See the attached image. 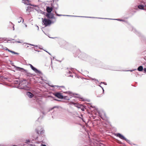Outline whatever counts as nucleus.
<instances>
[{
    "label": "nucleus",
    "mask_w": 146,
    "mask_h": 146,
    "mask_svg": "<svg viewBox=\"0 0 146 146\" xmlns=\"http://www.w3.org/2000/svg\"><path fill=\"white\" fill-rule=\"evenodd\" d=\"M42 22L45 26H47L50 25L52 23H54V22H52L50 20L46 19V18L42 20Z\"/></svg>",
    "instance_id": "obj_4"
},
{
    "label": "nucleus",
    "mask_w": 146,
    "mask_h": 146,
    "mask_svg": "<svg viewBox=\"0 0 146 146\" xmlns=\"http://www.w3.org/2000/svg\"><path fill=\"white\" fill-rule=\"evenodd\" d=\"M50 97L51 98H52V99H54V98L52 96H50Z\"/></svg>",
    "instance_id": "obj_49"
},
{
    "label": "nucleus",
    "mask_w": 146,
    "mask_h": 146,
    "mask_svg": "<svg viewBox=\"0 0 146 146\" xmlns=\"http://www.w3.org/2000/svg\"><path fill=\"white\" fill-rule=\"evenodd\" d=\"M99 86L102 89V88H103L100 85H99Z\"/></svg>",
    "instance_id": "obj_51"
},
{
    "label": "nucleus",
    "mask_w": 146,
    "mask_h": 146,
    "mask_svg": "<svg viewBox=\"0 0 146 146\" xmlns=\"http://www.w3.org/2000/svg\"><path fill=\"white\" fill-rule=\"evenodd\" d=\"M144 7L143 5H139L138 6V7L140 9L143 10L144 9Z\"/></svg>",
    "instance_id": "obj_18"
},
{
    "label": "nucleus",
    "mask_w": 146,
    "mask_h": 146,
    "mask_svg": "<svg viewBox=\"0 0 146 146\" xmlns=\"http://www.w3.org/2000/svg\"><path fill=\"white\" fill-rule=\"evenodd\" d=\"M36 50V51H37L38 52H40V51H38V50Z\"/></svg>",
    "instance_id": "obj_54"
},
{
    "label": "nucleus",
    "mask_w": 146,
    "mask_h": 146,
    "mask_svg": "<svg viewBox=\"0 0 146 146\" xmlns=\"http://www.w3.org/2000/svg\"><path fill=\"white\" fill-rule=\"evenodd\" d=\"M51 38H55V37H52Z\"/></svg>",
    "instance_id": "obj_55"
},
{
    "label": "nucleus",
    "mask_w": 146,
    "mask_h": 146,
    "mask_svg": "<svg viewBox=\"0 0 146 146\" xmlns=\"http://www.w3.org/2000/svg\"><path fill=\"white\" fill-rule=\"evenodd\" d=\"M28 44L29 45H31V46H35L36 47H38V46L37 45H34V44Z\"/></svg>",
    "instance_id": "obj_24"
},
{
    "label": "nucleus",
    "mask_w": 146,
    "mask_h": 146,
    "mask_svg": "<svg viewBox=\"0 0 146 146\" xmlns=\"http://www.w3.org/2000/svg\"><path fill=\"white\" fill-rule=\"evenodd\" d=\"M27 141L28 142H30V141L29 140H27Z\"/></svg>",
    "instance_id": "obj_47"
},
{
    "label": "nucleus",
    "mask_w": 146,
    "mask_h": 146,
    "mask_svg": "<svg viewBox=\"0 0 146 146\" xmlns=\"http://www.w3.org/2000/svg\"><path fill=\"white\" fill-rule=\"evenodd\" d=\"M29 65H30V67L31 68V69H32L33 68V67H34L33 66L31 65V64H29Z\"/></svg>",
    "instance_id": "obj_27"
},
{
    "label": "nucleus",
    "mask_w": 146,
    "mask_h": 146,
    "mask_svg": "<svg viewBox=\"0 0 146 146\" xmlns=\"http://www.w3.org/2000/svg\"><path fill=\"white\" fill-rule=\"evenodd\" d=\"M99 116L103 119L106 120L107 119V117L106 114L104 111H100L99 112Z\"/></svg>",
    "instance_id": "obj_3"
},
{
    "label": "nucleus",
    "mask_w": 146,
    "mask_h": 146,
    "mask_svg": "<svg viewBox=\"0 0 146 146\" xmlns=\"http://www.w3.org/2000/svg\"><path fill=\"white\" fill-rule=\"evenodd\" d=\"M101 83H102L103 84H104L105 85H107V83L105 82H101V83L100 84H101Z\"/></svg>",
    "instance_id": "obj_30"
},
{
    "label": "nucleus",
    "mask_w": 146,
    "mask_h": 146,
    "mask_svg": "<svg viewBox=\"0 0 146 146\" xmlns=\"http://www.w3.org/2000/svg\"><path fill=\"white\" fill-rule=\"evenodd\" d=\"M32 70H33L36 73L38 74H41V72L40 70H38L35 67H34Z\"/></svg>",
    "instance_id": "obj_13"
},
{
    "label": "nucleus",
    "mask_w": 146,
    "mask_h": 146,
    "mask_svg": "<svg viewBox=\"0 0 146 146\" xmlns=\"http://www.w3.org/2000/svg\"><path fill=\"white\" fill-rule=\"evenodd\" d=\"M29 47V46H27V47Z\"/></svg>",
    "instance_id": "obj_59"
},
{
    "label": "nucleus",
    "mask_w": 146,
    "mask_h": 146,
    "mask_svg": "<svg viewBox=\"0 0 146 146\" xmlns=\"http://www.w3.org/2000/svg\"><path fill=\"white\" fill-rule=\"evenodd\" d=\"M115 135L119 137V138L121 139H123V140L126 141L127 142H128L129 141V140L127 139L123 135L119 133H116L115 134Z\"/></svg>",
    "instance_id": "obj_5"
},
{
    "label": "nucleus",
    "mask_w": 146,
    "mask_h": 146,
    "mask_svg": "<svg viewBox=\"0 0 146 146\" xmlns=\"http://www.w3.org/2000/svg\"><path fill=\"white\" fill-rule=\"evenodd\" d=\"M54 96L60 99H63L64 96L60 93H57L54 94Z\"/></svg>",
    "instance_id": "obj_11"
},
{
    "label": "nucleus",
    "mask_w": 146,
    "mask_h": 146,
    "mask_svg": "<svg viewBox=\"0 0 146 146\" xmlns=\"http://www.w3.org/2000/svg\"><path fill=\"white\" fill-rule=\"evenodd\" d=\"M71 98V97H68V96H64V98L65 100H70V98Z\"/></svg>",
    "instance_id": "obj_22"
},
{
    "label": "nucleus",
    "mask_w": 146,
    "mask_h": 146,
    "mask_svg": "<svg viewBox=\"0 0 146 146\" xmlns=\"http://www.w3.org/2000/svg\"><path fill=\"white\" fill-rule=\"evenodd\" d=\"M34 7H35V8H34V9L38 13H42V11H41L39 9V8L38 5H32Z\"/></svg>",
    "instance_id": "obj_9"
},
{
    "label": "nucleus",
    "mask_w": 146,
    "mask_h": 146,
    "mask_svg": "<svg viewBox=\"0 0 146 146\" xmlns=\"http://www.w3.org/2000/svg\"><path fill=\"white\" fill-rule=\"evenodd\" d=\"M108 69L109 70H113V69L111 68V67H109L108 68Z\"/></svg>",
    "instance_id": "obj_29"
},
{
    "label": "nucleus",
    "mask_w": 146,
    "mask_h": 146,
    "mask_svg": "<svg viewBox=\"0 0 146 146\" xmlns=\"http://www.w3.org/2000/svg\"><path fill=\"white\" fill-rule=\"evenodd\" d=\"M42 113L44 115H45L46 113V112H45L44 111H42Z\"/></svg>",
    "instance_id": "obj_31"
},
{
    "label": "nucleus",
    "mask_w": 146,
    "mask_h": 146,
    "mask_svg": "<svg viewBox=\"0 0 146 146\" xmlns=\"http://www.w3.org/2000/svg\"><path fill=\"white\" fill-rule=\"evenodd\" d=\"M61 87H64V86H60Z\"/></svg>",
    "instance_id": "obj_58"
},
{
    "label": "nucleus",
    "mask_w": 146,
    "mask_h": 146,
    "mask_svg": "<svg viewBox=\"0 0 146 146\" xmlns=\"http://www.w3.org/2000/svg\"><path fill=\"white\" fill-rule=\"evenodd\" d=\"M76 55L83 60H86L88 58V56L86 53H81L79 50L77 51Z\"/></svg>",
    "instance_id": "obj_1"
},
{
    "label": "nucleus",
    "mask_w": 146,
    "mask_h": 146,
    "mask_svg": "<svg viewBox=\"0 0 146 146\" xmlns=\"http://www.w3.org/2000/svg\"><path fill=\"white\" fill-rule=\"evenodd\" d=\"M75 106L79 108H81L82 107V106L80 105L77 104Z\"/></svg>",
    "instance_id": "obj_23"
},
{
    "label": "nucleus",
    "mask_w": 146,
    "mask_h": 146,
    "mask_svg": "<svg viewBox=\"0 0 146 146\" xmlns=\"http://www.w3.org/2000/svg\"><path fill=\"white\" fill-rule=\"evenodd\" d=\"M5 50H8H8H9L7 48H6V49H5Z\"/></svg>",
    "instance_id": "obj_45"
},
{
    "label": "nucleus",
    "mask_w": 146,
    "mask_h": 146,
    "mask_svg": "<svg viewBox=\"0 0 146 146\" xmlns=\"http://www.w3.org/2000/svg\"><path fill=\"white\" fill-rule=\"evenodd\" d=\"M56 107H54L53 108H55Z\"/></svg>",
    "instance_id": "obj_56"
},
{
    "label": "nucleus",
    "mask_w": 146,
    "mask_h": 146,
    "mask_svg": "<svg viewBox=\"0 0 146 146\" xmlns=\"http://www.w3.org/2000/svg\"><path fill=\"white\" fill-rule=\"evenodd\" d=\"M27 95L30 98H32L34 95L33 94L30 92H27Z\"/></svg>",
    "instance_id": "obj_15"
},
{
    "label": "nucleus",
    "mask_w": 146,
    "mask_h": 146,
    "mask_svg": "<svg viewBox=\"0 0 146 146\" xmlns=\"http://www.w3.org/2000/svg\"><path fill=\"white\" fill-rule=\"evenodd\" d=\"M81 108L82 110V111H84V109L83 107H82Z\"/></svg>",
    "instance_id": "obj_34"
},
{
    "label": "nucleus",
    "mask_w": 146,
    "mask_h": 146,
    "mask_svg": "<svg viewBox=\"0 0 146 146\" xmlns=\"http://www.w3.org/2000/svg\"><path fill=\"white\" fill-rule=\"evenodd\" d=\"M44 50L45 51V50ZM45 51H46V52H47L50 55H51L50 54V53H49V52H48L47 51H45Z\"/></svg>",
    "instance_id": "obj_43"
},
{
    "label": "nucleus",
    "mask_w": 146,
    "mask_h": 146,
    "mask_svg": "<svg viewBox=\"0 0 146 146\" xmlns=\"http://www.w3.org/2000/svg\"><path fill=\"white\" fill-rule=\"evenodd\" d=\"M40 146H46L45 145L41 144Z\"/></svg>",
    "instance_id": "obj_37"
},
{
    "label": "nucleus",
    "mask_w": 146,
    "mask_h": 146,
    "mask_svg": "<svg viewBox=\"0 0 146 146\" xmlns=\"http://www.w3.org/2000/svg\"><path fill=\"white\" fill-rule=\"evenodd\" d=\"M132 31H133V32H135V33L137 34V35H138L139 36L140 35H141V34H140V33L136 29H133Z\"/></svg>",
    "instance_id": "obj_16"
},
{
    "label": "nucleus",
    "mask_w": 146,
    "mask_h": 146,
    "mask_svg": "<svg viewBox=\"0 0 146 146\" xmlns=\"http://www.w3.org/2000/svg\"><path fill=\"white\" fill-rule=\"evenodd\" d=\"M102 90H103V93H104V88H102Z\"/></svg>",
    "instance_id": "obj_48"
},
{
    "label": "nucleus",
    "mask_w": 146,
    "mask_h": 146,
    "mask_svg": "<svg viewBox=\"0 0 146 146\" xmlns=\"http://www.w3.org/2000/svg\"><path fill=\"white\" fill-rule=\"evenodd\" d=\"M136 70V69H135V70H128L127 71H130L131 72H132V71H133V70Z\"/></svg>",
    "instance_id": "obj_46"
},
{
    "label": "nucleus",
    "mask_w": 146,
    "mask_h": 146,
    "mask_svg": "<svg viewBox=\"0 0 146 146\" xmlns=\"http://www.w3.org/2000/svg\"><path fill=\"white\" fill-rule=\"evenodd\" d=\"M17 42L18 43H22V42H20V41H17Z\"/></svg>",
    "instance_id": "obj_52"
},
{
    "label": "nucleus",
    "mask_w": 146,
    "mask_h": 146,
    "mask_svg": "<svg viewBox=\"0 0 146 146\" xmlns=\"http://www.w3.org/2000/svg\"><path fill=\"white\" fill-rule=\"evenodd\" d=\"M143 10L146 11V9H143Z\"/></svg>",
    "instance_id": "obj_57"
},
{
    "label": "nucleus",
    "mask_w": 146,
    "mask_h": 146,
    "mask_svg": "<svg viewBox=\"0 0 146 146\" xmlns=\"http://www.w3.org/2000/svg\"><path fill=\"white\" fill-rule=\"evenodd\" d=\"M36 131L37 133L38 134H41L44 133V130L42 128L40 127H38L36 129Z\"/></svg>",
    "instance_id": "obj_7"
},
{
    "label": "nucleus",
    "mask_w": 146,
    "mask_h": 146,
    "mask_svg": "<svg viewBox=\"0 0 146 146\" xmlns=\"http://www.w3.org/2000/svg\"><path fill=\"white\" fill-rule=\"evenodd\" d=\"M20 84H19L20 85ZM19 88L20 89H27V86L25 84H21V85H19Z\"/></svg>",
    "instance_id": "obj_10"
},
{
    "label": "nucleus",
    "mask_w": 146,
    "mask_h": 146,
    "mask_svg": "<svg viewBox=\"0 0 146 146\" xmlns=\"http://www.w3.org/2000/svg\"><path fill=\"white\" fill-rule=\"evenodd\" d=\"M145 7H146V5H145Z\"/></svg>",
    "instance_id": "obj_62"
},
{
    "label": "nucleus",
    "mask_w": 146,
    "mask_h": 146,
    "mask_svg": "<svg viewBox=\"0 0 146 146\" xmlns=\"http://www.w3.org/2000/svg\"><path fill=\"white\" fill-rule=\"evenodd\" d=\"M26 11L27 13H30L32 11V8L30 6H28L26 8Z\"/></svg>",
    "instance_id": "obj_14"
},
{
    "label": "nucleus",
    "mask_w": 146,
    "mask_h": 146,
    "mask_svg": "<svg viewBox=\"0 0 146 146\" xmlns=\"http://www.w3.org/2000/svg\"><path fill=\"white\" fill-rule=\"evenodd\" d=\"M73 104H74V105H76V104H75V103H73Z\"/></svg>",
    "instance_id": "obj_60"
},
{
    "label": "nucleus",
    "mask_w": 146,
    "mask_h": 146,
    "mask_svg": "<svg viewBox=\"0 0 146 146\" xmlns=\"http://www.w3.org/2000/svg\"><path fill=\"white\" fill-rule=\"evenodd\" d=\"M55 13L56 14V15L57 16H68V17H88V18H95L94 17H83V16H73V15H60L58 14L57 13L56 11L55 12Z\"/></svg>",
    "instance_id": "obj_8"
},
{
    "label": "nucleus",
    "mask_w": 146,
    "mask_h": 146,
    "mask_svg": "<svg viewBox=\"0 0 146 146\" xmlns=\"http://www.w3.org/2000/svg\"><path fill=\"white\" fill-rule=\"evenodd\" d=\"M8 51H9V52H11L12 53L13 51L9 50H8Z\"/></svg>",
    "instance_id": "obj_40"
},
{
    "label": "nucleus",
    "mask_w": 146,
    "mask_h": 146,
    "mask_svg": "<svg viewBox=\"0 0 146 146\" xmlns=\"http://www.w3.org/2000/svg\"><path fill=\"white\" fill-rule=\"evenodd\" d=\"M91 79H92V80H94L96 81H97V82H98V80L95 78H91Z\"/></svg>",
    "instance_id": "obj_28"
},
{
    "label": "nucleus",
    "mask_w": 146,
    "mask_h": 146,
    "mask_svg": "<svg viewBox=\"0 0 146 146\" xmlns=\"http://www.w3.org/2000/svg\"><path fill=\"white\" fill-rule=\"evenodd\" d=\"M54 100H56V99H54Z\"/></svg>",
    "instance_id": "obj_63"
},
{
    "label": "nucleus",
    "mask_w": 146,
    "mask_h": 146,
    "mask_svg": "<svg viewBox=\"0 0 146 146\" xmlns=\"http://www.w3.org/2000/svg\"><path fill=\"white\" fill-rule=\"evenodd\" d=\"M54 14L51 13H46L45 15L49 19H54L56 20V18L54 17Z\"/></svg>",
    "instance_id": "obj_6"
},
{
    "label": "nucleus",
    "mask_w": 146,
    "mask_h": 146,
    "mask_svg": "<svg viewBox=\"0 0 146 146\" xmlns=\"http://www.w3.org/2000/svg\"><path fill=\"white\" fill-rule=\"evenodd\" d=\"M25 27H27V25H25Z\"/></svg>",
    "instance_id": "obj_61"
},
{
    "label": "nucleus",
    "mask_w": 146,
    "mask_h": 146,
    "mask_svg": "<svg viewBox=\"0 0 146 146\" xmlns=\"http://www.w3.org/2000/svg\"><path fill=\"white\" fill-rule=\"evenodd\" d=\"M16 70L18 71H21L22 72H23L27 76H29V74H31L30 73L28 72L27 70L24 69L23 68L17 67L15 65H13Z\"/></svg>",
    "instance_id": "obj_2"
},
{
    "label": "nucleus",
    "mask_w": 146,
    "mask_h": 146,
    "mask_svg": "<svg viewBox=\"0 0 146 146\" xmlns=\"http://www.w3.org/2000/svg\"><path fill=\"white\" fill-rule=\"evenodd\" d=\"M29 65H30V67L31 68V69H32L33 68V67H34L33 66L31 65V64H29Z\"/></svg>",
    "instance_id": "obj_26"
},
{
    "label": "nucleus",
    "mask_w": 146,
    "mask_h": 146,
    "mask_svg": "<svg viewBox=\"0 0 146 146\" xmlns=\"http://www.w3.org/2000/svg\"><path fill=\"white\" fill-rule=\"evenodd\" d=\"M36 25V26L37 27V30H39V27H38V26H37Z\"/></svg>",
    "instance_id": "obj_42"
},
{
    "label": "nucleus",
    "mask_w": 146,
    "mask_h": 146,
    "mask_svg": "<svg viewBox=\"0 0 146 146\" xmlns=\"http://www.w3.org/2000/svg\"><path fill=\"white\" fill-rule=\"evenodd\" d=\"M11 23L12 24V25H13V30H14V25L11 22Z\"/></svg>",
    "instance_id": "obj_36"
},
{
    "label": "nucleus",
    "mask_w": 146,
    "mask_h": 146,
    "mask_svg": "<svg viewBox=\"0 0 146 146\" xmlns=\"http://www.w3.org/2000/svg\"><path fill=\"white\" fill-rule=\"evenodd\" d=\"M8 51H9V52H11L12 53L13 51L9 50H8Z\"/></svg>",
    "instance_id": "obj_38"
},
{
    "label": "nucleus",
    "mask_w": 146,
    "mask_h": 146,
    "mask_svg": "<svg viewBox=\"0 0 146 146\" xmlns=\"http://www.w3.org/2000/svg\"><path fill=\"white\" fill-rule=\"evenodd\" d=\"M67 76H70V77H72V75H69L68 74H67Z\"/></svg>",
    "instance_id": "obj_41"
},
{
    "label": "nucleus",
    "mask_w": 146,
    "mask_h": 146,
    "mask_svg": "<svg viewBox=\"0 0 146 146\" xmlns=\"http://www.w3.org/2000/svg\"><path fill=\"white\" fill-rule=\"evenodd\" d=\"M53 1H55V0H53Z\"/></svg>",
    "instance_id": "obj_64"
},
{
    "label": "nucleus",
    "mask_w": 146,
    "mask_h": 146,
    "mask_svg": "<svg viewBox=\"0 0 146 146\" xmlns=\"http://www.w3.org/2000/svg\"><path fill=\"white\" fill-rule=\"evenodd\" d=\"M143 68L142 66H139L137 68L138 70L140 72L142 71L143 70Z\"/></svg>",
    "instance_id": "obj_17"
},
{
    "label": "nucleus",
    "mask_w": 146,
    "mask_h": 146,
    "mask_svg": "<svg viewBox=\"0 0 146 146\" xmlns=\"http://www.w3.org/2000/svg\"><path fill=\"white\" fill-rule=\"evenodd\" d=\"M8 51H9V52H11L12 53L13 51L9 50H8Z\"/></svg>",
    "instance_id": "obj_39"
},
{
    "label": "nucleus",
    "mask_w": 146,
    "mask_h": 146,
    "mask_svg": "<svg viewBox=\"0 0 146 146\" xmlns=\"http://www.w3.org/2000/svg\"><path fill=\"white\" fill-rule=\"evenodd\" d=\"M110 19L116 20L119 21H124L123 20H121V19Z\"/></svg>",
    "instance_id": "obj_25"
},
{
    "label": "nucleus",
    "mask_w": 146,
    "mask_h": 146,
    "mask_svg": "<svg viewBox=\"0 0 146 146\" xmlns=\"http://www.w3.org/2000/svg\"><path fill=\"white\" fill-rule=\"evenodd\" d=\"M12 53H14V54H18V53H17V52H14V51H13V52H12Z\"/></svg>",
    "instance_id": "obj_32"
},
{
    "label": "nucleus",
    "mask_w": 146,
    "mask_h": 146,
    "mask_svg": "<svg viewBox=\"0 0 146 146\" xmlns=\"http://www.w3.org/2000/svg\"><path fill=\"white\" fill-rule=\"evenodd\" d=\"M51 87H58L59 86H54V85H52V86H50Z\"/></svg>",
    "instance_id": "obj_33"
},
{
    "label": "nucleus",
    "mask_w": 146,
    "mask_h": 146,
    "mask_svg": "<svg viewBox=\"0 0 146 146\" xmlns=\"http://www.w3.org/2000/svg\"><path fill=\"white\" fill-rule=\"evenodd\" d=\"M44 50L45 51V50ZM45 51H46V52H47L50 55H51L50 54V53H49V52H48L47 51H45Z\"/></svg>",
    "instance_id": "obj_44"
},
{
    "label": "nucleus",
    "mask_w": 146,
    "mask_h": 146,
    "mask_svg": "<svg viewBox=\"0 0 146 146\" xmlns=\"http://www.w3.org/2000/svg\"><path fill=\"white\" fill-rule=\"evenodd\" d=\"M68 72H69V74H70V73H71V71H68Z\"/></svg>",
    "instance_id": "obj_50"
},
{
    "label": "nucleus",
    "mask_w": 146,
    "mask_h": 146,
    "mask_svg": "<svg viewBox=\"0 0 146 146\" xmlns=\"http://www.w3.org/2000/svg\"><path fill=\"white\" fill-rule=\"evenodd\" d=\"M22 2L25 4L27 5H29V3L28 0H22Z\"/></svg>",
    "instance_id": "obj_19"
},
{
    "label": "nucleus",
    "mask_w": 146,
    "mask_h": 146,
    "mask_svg": "<svg viewBox=\"0 0 146 146\" xmlns=\"http://www.w3.org/2000/svg\"><path fill=\"white\" fill-rule=\"evenodd\" d=\"M98 18V19H103V18Z\"/></svg>",
    "instance_id": "obj_53"
},
{
    "label": "nucleus",
    "mask_w": 146,
    "mask_h": 146,
    "mask_svg": "<svg viewBox=\"0 0 146 146\" xmlns=\"http://www.w3.org/2000/svg\"><path fill=\"white\" fill-rule=\"evenodd\" d=\"M18 19L19 20V21H18V23H20L21 22L22 20V23H23L24 22V21L23 19L21 17H19Z\"/></svg>",
    "instance_id": "obj_21"
},
{
    "label": "nucleus",
    "mask_w": 146,
    "mask_h": 146,
    "mask_svg": "<svg viewBox=\"0 0 146 146\" xmlns=\"http://www.w3.org/2000/svg\"><path fill=\"white\" fill-rule=\"evenodd\" d=\"M64 93H66V94H68L70 95V96H73L74 95V94L70 91L65 92Z\"/></svg>",
    "instance_id": "obj_20"
},
{
    "label": "nucleus",
    "mask_w": 146,
    "mask_h": 146,
    "mask_svg": "<svg viewBox=\"0 0 146 146\" xmlns=\"http://www.w3.org/2000/svg\"><path fill=\"white\" fill-rule=\"evenodd\" d=\"M144 70L145 73H146V68H144Z\"/></svg>",
    "instance_id": "obj_35"
},
{
    "label": "nucleus",
    "mask_w": 146,
    "mask_h": 146,
    "mask_svg": "<svg viewBox=\"0 0 146 146\" xmlns=\"http://www.w3.org/2000/svg\"><path fill=\"white\" fill-rule=\"evenodd\" d=\"M53 10V8L52 7H47L46 8V10L47 13H51Z\"/></svg>",
    "instance_id": "obj_12"
}]
</instances>
